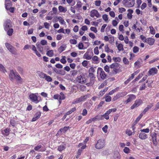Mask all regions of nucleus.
Listing matches in <instances>:
<instances>
[{"label": "nucleus", "instance_id": "59", "mask_svg": "<svg viewBox=\"0 0 159 159\" xmlns=\"http://www.w3.org/2000/svg\"><path fill=\"white\" fill-rule=\"evenodd\" d=\"M40 43L41 45H45L47 44V42L45 40H42L41 41Z\"/></svg>", "mask_w": 159, "mask_h": 159}, {"label": "nucleus", "instance_id": "4", "mask_svg": "<svg viewBox=\"0 0 159 159\" xmlns=\"http://www.w3.org/2000/svg\"><path fill=\"white\" fill-rule=\"evenodd\" d=\"M120 65L119 64L115 63L112 64L110 66V68L113 69V70L115 74L117 73L119 71Z\"/></svg>", "mask_w": 159, "mask_h": 159}, {"label": "nucleus", "instance_id": "49", "mask_svg": "<svg viewBox=\"0 0 159 159\" xmlns=\"http://www.w3.org/2000/svg\"><path fill=\"white\" fill-rule=\"evenodd\" d=\"M139 50V48L137 46H134L133 48V51L134 53L138 52Z\"/></svg>", "mask_w": 159, "mask_h": 159}, {"label": "nucleus", "instance_id": "8", "mask_svg": "<svg viewBox=\"0 0 159 159\" xmlns=\"http://www.w3.org/2000/svg\"><path fill=\"white\" fill-rule=\"evenodd\" d=\"M5 31H7L12 26L11 20L7 19L6 20L3 25Z\"/></svg>", "mask_w": 159, "mask_h": 159}, {"label": "nucleus", "instance_id": "60", "mask_svg": "<svg viewBox=\"0 0 159 159\" xmlns=\"http://www.w3.org/2000/svg\"><path fill=\"white\" fill-rule=\"evenodd\" d=\"M125 133L128 135L130 136L132 134V132L130 130L127 129L125 131Z\"/></svg>", "mask_w": 159, "mask_h": 159}, {"label": "nucleus", "instance_id": "15", "mask_svg": "<svg viewBox=\"0 0 159 159\" xmlns=\"http://www.w3.org/2000/svg\"><path fill=\"white\" fill-rule=\"evenodd\" d=\"M149 75H154L157 74V69L155 67L151 68L148 72Z\"/></svg>", "mask_w": 159, "mask_h": 159}, {"label": "nucleus", "instance_id": "39", "mask_svg": "<svg viewBox=\"0 0 159 159\" xmlns=\"http://www.w3.org/2000/svg\"><path fill=\"white\" fill-rule=\"evenodd\" d=\"M89 137L86 138V139L84 141V144H83L82 143H80L78 145L79 147H80L84 145H86V144H85L86 143L89 141Z\"/></svg>", "mask_w": 159, "mask_h": 159}, {"label": "nucleus", "instance_id": "31", "mask_svg": "<svg viewBox=\"0 0 159 159\" xmlns=\"http://www.w3.org/2000/svg\"><path fill=\"white\" fill-rule=\"evenodd\" d=\"M65 145L61 144L58 146V150L59 151H61L65 148Z\"/></svg>", "mask_w": 159, "mask_h": 159}, {"label": "nucleus", "instance_id": "26", "mask_svg": "<svg viewBox=\"0 0 159 159\" xmlns=\"http://www.w3.org/2000/svg\"><path fill=\"white\" fill-rule=\"evenodd\" d=\"M58 10L60 12L65 13L67 11V8L61 6H59L58 7Z\"/></svg>", "mask_w": 159, "mask_h": 159}, {"label": "nucleus", "instance_id": "10", "mask_svg": "<svg viewBox=\"0 0 159 159\" xmlns=\"http://www.w3.org/2000/svg\"><path fill=\"white\" fill-rule=\"evenodd\" d=\"M5 45L8 50L12 54H16V49L12 45L8 43H6Z\"/></svg>", "mask_w": 159, "mask_h": 159}, {"label": "nucleus", "instance_id": "19", "mask_svg": "<svg viewBox=\"0 0 159 159\" xmlns=\"http://www.w3.org/2000/svg\"><path fill=\"white\" fill-rule=\"evenodd\" d=\"M153 106V104L152 103H150L148 105L147 107L143 110L142 112V113L143 115L148 110L150 109Z\"/></svg>", "mask_w": 159, "mask_h": 159}, {"label": "nucleus", "instance_id": "28", "mask_svg": "<svg viewBox=\"0 0 159 159\" xmlns=\"http://www.w3.org/2000/svg\"><path fill=\"white\" fill-rule=\"evenodd\" d=\"M156 137L157 134L156 133H154L152 136V142L155 145H156L157 144Z\"/></svg>", "mask_w": 159, "mask_h": 159}, {"label": "nucleus", "instance_id": "35", "mask_svg": "<svg viewBox=\"0 0 159 159\" xmlns=\"http://www.w3.org/2000/svg\"><path fill=\"white\" fill-rule=\"evenodd\" d=\"M7 34L8 35L11 36L12 35V33L13 32V30L12 29H9L7 30Z\"/></svg>", "mask_w": 159, "mask_h": 159}, {"label": "nucleus", "instance_id": "61", "mask_svg": "<svg viewBox=\"0 0 159 159\" xmlns=\"http://www.w3.org/2000/svg\"><path fill=\"white\" fill-rule=\"evenodd\" d=\"M44 25L45 28L48 29H49L50 25L47 22H45L44 23Z\"/></svg>", "mask_w": 159, "mask_h": 159}, {"label": "nucleus", "instance_id": "29", "mask_svg": "<svg viewBox=\"0 0 159 159\" xmlns=\"http://www.w3.org/2000/svg\"><path fill=\"white\" fill-rule=\"evenodd\" d=\"M37 74L42 79H44L45 77L46 76V74L40 71H38Z\"/></svg>", "mask_w": 159, "mask_h": 159}, {"label": "nucleus", "instance_id": "6", "mask_svg": "<svg viewBox=\"0 0 159 159\" xmlns=\"http://www.w3.org/2000/svg\"><path fill=\"white\" fill-rule=\"evenodd\" d=\"M77 82L81 84H84L87 82L86 79L84 75H79L78 76L76 79Z\"/></svg>", "mask_w": 159, "mask_h": 159}, {"label": "nucleus", "instance_id": "51", "mask_svg": "<svg viewBox=\"0 0 159 159\" xmlns=\"http://www.w3.org/2000/svg\"><path fill=\"white\" fill-rule=\"evenodd\" d=\"M94 54L96 55H98L99 54V52L98 47H96L94 48Z\"/></svg>", "mask_w": 159, "mask_h": 159}, {"label": "nucleus", "instance_id": "64", "mask_svg": "<svg viewBox=\"0 0 159 159\" xmlns=\"http://www.w3.org/2000/svg\"><path fill=\"white\" fill-rule=\"evenodd\" d=\"M118 23V22H117L116 20H113L112 21V24L114 26H116Z\"/></svg>", "mask_w": 159, "mask_h": 159}, {"label": "nucleus", "instance_id": "56", "mask_svg": "<svg viewBox=\"0 0 159 159\" xmlns=\"http://www.w3.org/2000/svg\"><path fill=\"white\" fill-rule=\"evenodd\" d=\"M78 47L80 49H83L84 48L83 44L82 43H80L78 45Z\"/></svg>", "mask_w": 159, "mask_h": 159}, {"label": "nucleus", "instance_id": "14", "mask_svg": "<svg viewBox=\"0 0 159 159\" xmlns=\"http://www.w3.org/2000/svg\"><path fill=\"white\" fill-rule=\"evenodd\" d=\"M122 3L123 4H125V3H126L127 4L125 5L129 7H133L134 6L135 3L134 0H133L131 2H128L127 0H123Z\"/></svg>", "mask_w": 159, "mask_h": 159}, {"label": "nucleus", "instance_id": "54", "mask_svg": "<svg viewBox=\"0 0 159 159\" xmlns=\"http://www.w3.org/2000/svg\"><path fill=\"white\" fill-rule=\"evenodd\" d=\"M90 30L91 31L95 33H97L98 31L97 28L94 27H91L90 28Z\"/></svg>", "mask_w": 159, "mask_h": 159}, {"label": "nucleus", "instance_id": "37", "mask_svg": "<svg viewBox=\"0 0 159 159\" xmlns=\"http://www.w3.org/2000/svg\"><path fill=\"white\" fill-rule=\"evenodd\" d=\"M69 128L70 127H65L59 130L61 132L65 133L66 132Z\"/></svg>", "mask_w": 159, "mask_h": 159}, {"label": "nucleus", "instance_id": "58", "mask_svg": "<svg viewBox=\"0 0 159 159\" xmlns=\"http://www.w3.org/2000/svg\"><path fill=\"white\" fill-rule=\"evenodd\" d=\"M129 149L127 147H125L123 149V151L126 153H128L130 151Z\"/></svg>", "mask_w": 159, "mask_h": 159}, {"label": "nucleus", "instance_id": "47", "mask_svg": "<svg viewBox=\"0 0 159 159\" xmlns=\"http://www.w3.org/2000/svg\"><path fill=\"white\" fill-rule=\"evenodd\" d=\"M65 98L64 94L61 92L59 95V100H64Z\"/></svg>", "mask_w": 159, "mask_h": 159}, {"label": "nucleus", "instance_id": "3", "mask_svg": "<svg viewBox=\"0 0 159 159\" xmlns=\"http://www.w3.org/2000/svg\"><path fill=\"white\" fill-rule=\"evenodd\" d=\"M29 97L31 101L36 103H38L41 100L40 97H38L35 94L32 93L30 94Z\"/></svg>", "mask_w": 159, "mask_h": 159}, {"label": "nucleus", "instance_id": "62", "mask_svg": "<svg viewBox=\"0 0 159 159\" xmlns=\"http://www.w3.org/2000/svg\"><path fill=\"white\" fill-rule=\"evenodd\" d=\"M70 42L71 44H75L77 43V41L75 39H72L70 40Z\"/></svg>", "mask_w": 159, "mask_h": 159}, {"label": "nucleus", "instance_id": "12", "mask_svg": "<svg viewBox=\"0 0 159 159\" xmlns=\"http://www.w3.org/2000/svg\"><path fill=\"white\" fill-rule=\"evenodd\" d=\"M127 99L125 102V104H127L129 102H130L136 98V96L134 94H131L127 95Z\"/></svg>", "mask_w": 159, "mask_h": 159}, {"label": "nucleus", "instance_id": "11", "mask_svg": "<svg viewBox=\"0 0 159 159\" xmlns=\"http://www.w3.org/2000/svg\"><path fill=\"white\" fill-rule=\"evenodd\" d=\"M143 103V101L140 99H138L135 100L134 103L131 107V109H133L135 107H137L139 106Z\"/></svg>", "mask_w": 159, "mask_h": 159}, {"label": "nucleus", "instance_id": "32", "mask_svg": "<svg viewBox=\"0 0 159 159\" xmlns=\"http://www.w3.org/2000/svg\"><path fill=\"white\" fill-rule=\"evenodd\" d=\"M115 40V38L113 36L110 35L109 42L111 44H112L114 43Z\"/></svg>", "mask_w": 159, "mask_h": 159}, {"label": "nucleus", "instance_id": "53", "mask_svg": "<svg viewBox=\"0 0 159 159\" xmlns=\"http://www.w3.org/2000/svg\"><path fill=\"white\" fill-rule=\"evenodd\" d=\"M134 66L135 67H137L138 68H139L140 67V63L139 61H137L135 62Z\"/></svg>", "mask_w": 159, "mask_h": 159}, {"label": "nucleus", "instance_id": "18", "mask_svg": "<svg viewBox=\"0 0 159 159\" xmlns=\"http://www.w3.org/2000/svg\"><path fill=\"white\" fill-rule=\"evenodd\" d=\"M155 40L152 38H148L146 41H145V42L147 43L149 45H152L154 43Z\"/></svg>", "mask_w": 159, "mask_h": 159}, {"label": "nucleus", "instance_id": "55", "mask_svg": "<svg viewBox=\"0 0 159 159\" xmlns=\"http://www.w3.org/2000/svg\"><path fill=\"white\" fill-rule=\"evenodd\" d=\"M105 51L107 53L109 52V51L110 50L108 44H106L105 47Z\"/></svg>", "mask_w": 159, "mask_h": 159}, {"label": "nucleus", "instance_id": "22", "mask_svg": "<svg viewBox=\"0 0 159 159\" xmlns=\"http://www.w3.org/2000/svg\"><path fill=\"white\" fill-rule=\"evenodd\" d=\"M5 8L6 9L11 7V2L10 0H5Z\"/></svg>", "mask_w": 159, "mask_h": 159}, {"label": "nucleus", "instance_id": "34", "mask_svg": "<svg viewBox=\"0 0 159 159\" xmlns=\"http://www.w3.org/2000/svg\"><path fill=\"white\" fill-rule=\"evenodd\" d=\"M57 18L60 24H63L65 23L64 20L61 16H58L57 17Z\"/></svg>", "mask_w": 159, "mask_h": 159}, {"label": "nucleus", "instance_id": "7", "mask_svg": "<svg viewBox=\"0 0 159 159\" xmlns=\"http://www.w3.org/2000/svg\"><path fill=\"white\" fill-rule=\"evenodd\" d=\"M97 73L99 75L100 77L102 80H104L106 78L107 75L101 68H98Z\"/></svg>", "mask_w": 159, "mask_h": 159}, {"label": "nucleus", "instance_id": "63", "mask_svg": "<svg viewBox=\"0 0 159 159\" xmlns=\"http://www.w3.org/2000/svg\"><path fill=\"white\" fill-rule=\"evenodd\" d=\"M87 112L88 111L86 109H84L83 111L82 115L84 116H86L87 114Z\"/></svg>", "mask_w": 159, "mask_h": 159}, {"label": "nucleus", "instance_id": "17", "mask_svg": "<svg viewBox=\"0 0 159 159\" xmlns=\"http://www.w3.org/2000/svg\"><path fill=\"white\" fill-rule=\"evenodd\" d=\"M34 149L36 151H39L43 152L44 151L46 150V149L44 148H42V146L40 145H38L34 148Z\"/></svg>", "mask_w": 159, "mask_h": 159}, {"label": "nucleus", "instance_id": "25", "mask_svg": "<svg viewBox=\"0 0 159 159\" xmlns=\"http://www.w3.org/2000/svg\"><path fill=\"white\" fill-rule=\"evenodd\" d=\"M10 131L9 129L6 128L2 131V133L4 136H7L9 135Z\"/></svg>", "mask_w": 159, "mask_h": 159}, {"label": "nucleus", "instance_id": "57", "mask_svg": "<svg viewBox=\"0 0 159 159\" xmlns=\"http://www.w3.org/2000/svg\"><path fill=\"white\" fill-rule=\"evenodd\" d=\"M82 4L81 2L80 1H79L78 2H77V4H76L75 7L76 6L77 8H80L82 7Z\"/></svg>", "mask_w": 159, "mask_h": 159}, {"label": "nucleus", "instance_id": "23", "mask_svg": "<svg viewBox=\"0 0 159 159\" xmlns=\"http://www.w3.org/2000/svg\"><path fill=\"white\" fill-rule=\"evenodd\" d=\"M37 48L39 51L41 53H43V48L40 43L39 42H37L36 44Z\"/></svg>", "mask_w": 159, "mask_h": 159}, {"label": "nucleus", "instance_id": "43", "mask_svg": "<svg viewBox=\"0 0 159 159\" xmlns=\"http://www.w3.org/2000/svg\"><path fill=\"white\" fill-rule=\"evenodd\" d=\"M44 79L47 81L48 82H51L52 80V79L50 76L47 75Z\"/></svg>", "mask_w": 159, "mask_h": 159}, {"label": "nucleus", "instance_id": "24", "mask_svg": "<svg viewBox=\"0 0 159 159\" xmlns=\"http://www.w3.org/2000/svg\"><path fill=\"white\" fill-rule=\"evenodd\" d=\"M41 116V113L40 112H37L34 115L32 121H36L37 119H39Z\"/></svg>", "mask_w": 159, "mask_h": 159}, {"label": "nucleus", "instance_id": "41", "mask_svg": "<svg viewBox=\"0 0 159 159\" xmlns=\"http://www.w3.org/2000/svg\"><path fill=\"white\" fill-rule=\"evenodd\" d=\"M76 110V108L74 107L71 108L70 110L68 111L66 113V115H69Z\"/></svg>", "mask_w": 159, "mask_h": 159}, {"label": "nucleus", "instance_id": "21", "mask_svg": "<svg viewBox=\"0 0 159 159\" xmlns=\"http://www.w3.org/2000/svg\"><path fill=\"white\" fill-rule=\"evenodd\" d=\"M139 137L141 139L144 140L147 138V135L144 133H140L139 135Z\"/></svg>", "mask_w": 159, "mask_h": 159}, {"label": "nucleus", "instance_id": "27", "mask_svg": "<svg viewBox=\"0 0 159 159\" xmlns=\"http://www.w3.org/2000/svg\"><path fill=\"white\" fill-rule=\"evenodd\" d=\"M83 58L87 60H90L92 58V56L89 54V52H87L84 55Z\"/></svg>", "mask_w": 159, "mask_h": 159}, {"label": "nucleus", "instance_id": "13", "mask_svg": "<svg viewBox=\"0 0 159 159\" xmlns=\"http://www.w3.org/2000/svg\"><path fill=\"white\" fill-rule=\"evenodd\" d=\"M87 98L86 96H81L80 97L77 98L73 101V104H77L79 102H81L84 101L85 99Z\"/></svg>", "mask_w": 159, "mask_h": 159}, {"label": "nucleus", "instance_id": "46", "mask_svg": "<svg viewBox=\"0 0 159 159\" xmlns=\"http://www.w3.org/2000/svg\"><path fill=\"white\" fill-rule=\"evenodd\" d=\"M0 70L3 72H6V70L4 67L1 64H0Z\"/></svg>", "mask_w": 159, "mask_h": 159}, {"label": "nucleus", "instance_id": "44", "mask_svg": "<svg viewBox=\"0 0 159 159\" xmlns=\"http://www.w3.org/2000/svg\"><path fill=\"white\" fill-rule=\"evenodd\" d=\"M143 114L142 113L140 114L139 116L136 118V120L135 121V123L136 124L140 120L142 117L143 115Z\"/></svg>", "mask_w": 159, "mask_h": 159}, {"label": "nucleus", "instance_id": "42", "mask_svg": "<svg viewBox=\"0 0 159 159\" xmlns=\"http://www.w3.org/2000/svg\"><path fill=\"white\" fill-rule=\"evenodd\" d=\"M105 100L106 102H109L111 101V96L107 95L105 96Z\"/></svg>", "mask_w": 159, "mask_h": 159}, {"label": "nucleus", "instance_id": "5", "mask_svg": "<svg viewBox=\"0 0 159 159\" xmlns=\"http://www.w3.org/2000/svg\"><path fill=\"white\" fill-rule=\"evenodd\" d=\"M116 110L117 109L116 108L109 109L108 111H107L104 114L101 115L100 117L101 118L102 117H104V118H105L106 119L108 120L109 118V114H110L112 112H116Z\"/></svg>", "mask_w": 159, "mask_h": 159}, {"label": "nucleus", "instance_id": "40", "mask_svg": "<svg viewBox=\"0 0 159 159\" xmlns=\"http://www.w3.org/2000/svg\"><path fill=\"white\" fill-rule=\"evenodd\" d=\"M121 97L120 96V94L119 93H118L116 94V95L113 98V101H115L116 100L118 99V98Z\"/></svg>", "mask_w": 159, "mask_h": 159}, {"label": "nucleus", "instance_id": "52", "mask_svg": "<svg viewBox=\"0 0 159 159\" xmlns=\"http://www.w3.org/2000/svg\"><path fill=\"white\" fill-rule=\"evenodd\" d=\"M140 131L144 133H148L149 132V128H146L140 130Z\"/></svg>", "mask_w": 159, "mask_h": 159}, {"label": "nucleus", "instance_id": "38", "mask_svg": "<svg viewBox=\"0 0 159 159\" xmlns=\"http://www.w3.org/2000/svg\"><path fill=\"white\" fill-rule=\"evenodd\" d=\"M149 28L150 29L151 33L152 34H154L155 33V31L153 27L152 26H149Z\"/></svg>", "mask_w": 159, "mask_h": 159}, {"label": "nucleus", "instance_id": "9", "mask_svg": "<svg viewBox=\"0 0 159 159\" xmlns=\"http://www.w3.org/2000/svg\"><path fill=\"white\" fill-rule=\"evenodd\" d=\"M90 16L92 18L95 17L96 18H100L101 15L100 14L97 10L95 9L92 10L90 12Z\"/></svg>", "mask_w": 159, "mask_h": 159}, {"label": "nucleus", "instance_id": "48", "mask_svg": "<svg viewBox=\"0 0 159 159\" xmlns=\"http://www.w3.org/2000/svg\"><path fill=\"white\" fill-rule=\"evenodd\" d=\"M110 66H108L106 65L104 67V70L105 71L108 73H109L110 72Z\"/></svg>", "mask_w": 159, "mask_h": 159}, {"label": "nucleus", "instance_id": "33", "mask_svg": "<svg viewBox=\"0 0 159 159\" xmlns=\"http://www.w3.org/2000/svg\"><path fill=\"white\" fill-rule=\"evenodd\" d=\"M117 48L119 51H123L124 50V48L123 47V45L121 43H120L117 45Z\"/></svg>", "mask_w": 159, "mask_h": 159}, {"label": "nucleus", "instance_id": "16", "mask_svg": "<svg viewBox=\"0 0 159 159\" xmlns=\"http://www.w3.org/2000/svg\"><path fill=\"white\" fill-rule=\"evenodd\" d=\"M80 147L81 148L79 149L77 153V155L76 156V158H78L80 156V155L82 152L83 150L84 149L86 148V145H84Z\"/></svg>", "mask_w": 159, "mask_h": 159}, {"label": "nucleus", "instance_id": "45", "mask_svg": "<svg viewBox=\"0 0 159 159\" xmlns=\"http://www.w3.org/2000/svg\"><path fill=\"white\" fill-rule=\"evenodd\" d=\"M93 122L96 121L98 119H101V117L98 115L95 116L93 118H91Z\"/></svg>", "mask_w": 159, "mask_h": 159}, {"label": "nucleus", "instance_id": "30", "mask_svg": "<svg viewBox=\"0 0 159 159\" xmlns=\"http://www.w3.org/2000/svg\"><path fill=\"white\" fill-rule=\"evenodd\" d=\"M46 54L49 57H52L54 55L53 51V50H50L48 51L47 52Z\"/></svg>", "mask_w": 159, "mask_h": 159}, {"label": "nucleus", "instance_id": "2", "mask_svg": "<svg viewBox=\"0 0 159 159\" xmlns=\"http://www.w3.org/2000/svg\"><path fill=\"white\" fill-rule=\"evenodd\" d=\"M105 145V140L102 139H98L95 144V147L97 149H100L103 148Z\"/></svg>", "mask_w": 159, "mask_h": 159}, {"label": "nucleus", "instance_id": "50", "mask_svg": "<svg viewBox=\"0 0 159 159\" xmlns=\"http://www.w3.org/2000/svg\"><path fill=\"white\" fill-rule=\"evenodd\" d=\"M108 128V126L106 125L102 128V130L105 133H107V132Z\"/></svg>", "mask_w": 159, "mask_h": 159}, {"label": "nucleus", "instance_id": "36", "mask_svg": "<svg viewBox=\"0 0 159 159\" xmlns=\"http://www.w3.org/2000/svg\"><path fill=\"white\" fill-rule=\"evenodd\" d=\"M143 75V74H140L133 81V82H135L139 80L140 78H141Z\"/></svg>", "mask_w": 159, "mask_h": 159}, {"label": "nucleus", "instance_id": "20", "mask_svg": "<svg viewBox=\"0 0 159 159\" xmlns=\"http://www.w3.org/2000/svg\"><path fill=\"white\" fill-rule=\"evenodd\" d=\"M95 77H92L90 78V81L87 83L86 85L88 86H91L93 85L95 81Z\"/></svg>", "mask_w": 159, "mask_h": 159}, {"label": "nucleus", "instance_id": "1", "mask_svg": "<svg viewBox=\"0 0 159 159\" xmlns=\"http://www.w3.org/2000/svg\"><path fill=\"white\" fill-rule=\"evenodd\" d=\"M9 76L10 80L11 81H13L15 79L18 81H21L22 80L21 78L16 70H10Z\"/></svg>", "mask_w": 159, "mask_h": 159}]
</instances>
